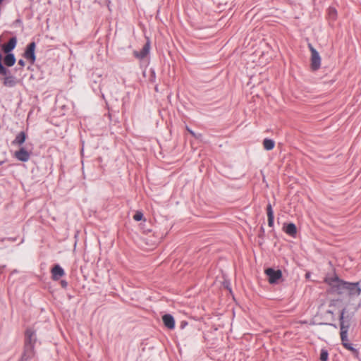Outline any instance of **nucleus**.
<instances>
[{
    "label": "nucleus",
    "instance_id": "6ab92c4d",
    "mask_svg": "<svg viewBox=\"0 0 361 361\" xmlns=\"http://www.w3.org/2000/svg\"><path fill=\"white\" fill-rule=\"evenodd\" d=\"M275 146V142L271 139L266 138L263 141V147L266 150H271Z\"/></svg>",
    "mask_w": 361,
    "mask_h": 361
},
{
    "label": "nucleus",
    "instance_id": "9b49d317",
    "mask_svg": "<svg viewBox=\"0 0 361 361\" xmlns=\"http://www.w3.org/2000/svg\"><path fill=\"white\" fill-rule=\"evenodd\" d=\"M17 40L16 37H11L8 43L2 46V50L6 54H9L16 46Z\"/></svg>",
    "mask_w": 361,
    "mask_h": 361
},
{
    "label": "nucleus",
    "instance_id": "a878e982",
    "mask_svg": "<svg viewBox=\"0 0 361 361\" xmlns=\"http://www.w3.org/2000/svg\"><path fill=\"white\" fill-rule=\"evenodd\" d=\"M334 303H335V302H334V301H332V302H331L330 305H331H331H334Z\"/></svg>",
    "mask_w": 361,
    "mask_h": 361
},
{
    "label": "nucleus",
    "instance_id": "ddd939ff",
    "mask_svg": "<svg viewBox=\"0 0 361 361\" xmlns=\"http://www.w3.org/2000/svg\"><path fill=\"white\" fill-rule=\"evenodd\" d=\"M149 49H150V44H149V42H147L145 44V46L143 47V48L142 49V50L140 51H135L134 55L137 59H144L148 54V53L149 51Z\"/></svg>",
    "mask_w": 361,
    "mask_h": 361
},
{
    "label": "nucleus",
    "instance_id": "20e7f679",
    "mask_svg": "<svg viewBox=\"0 0 361 361\" xmlns=\"http://www.w3.org/2000/svg\"><path fill=\"white\" fill-rule=\"evenodd\" d=\"M340 337L342 345L348 350L352 352L355 356L358 355V350L353 347V345L350 343L348 338V331H340Z\"/></svg>",
    "mask_w": 361,
    "mask_h": 361
},
{
    "label": "nucleus",
    "instance_id": "b1692460",
    "mask_svg": "<svg viewBox=\"0 0 361 361\" xmlns=\"http://www.w3.org/2000/svg\"><path fill=\"white\" fill-rule=\"evenodd\" d=\"M18 64H19L20 66H22V67L25 66V61H24L23 60H22V59H20V60L18 61Z\"/></svg>",
    "mask_w": 361,
    "mask_h": 361
},
{
    "label": "nucleus",
    "instance_id": "7ed1b4c3",
    "mask_svg": "<svg viewBox=\"0 0 361 361\" xmlns=\"http://www.w3.org/2000/svg\"><path fill=\"white\" fill-rule=\"evenodd\" d=\"M2 59L3 56L0 53V75H5L3 78V84L6 87H13L16 85L15 78L11 75H8L9 71L3 66Z\"/></svg>",
    "mask_w": 361,
    "mask_h": 361
},
{
    "label": "nucleus",
    "instance_id": "393cba45",
    "mask_svg": "<svg viewBox=\"0 0 361 361\" xmlns=\"http://www.w3.org/2000/svg\"><path fill=\"white\" fill-rule=\"evenodd\" d=\"M327 312H328L329 314H334V313H333V312H332L331 310H328V311H327Z\"/></svg>",
    "mask_w": 361,
    "mask_h": 361
},
{
    "label": "nucleus",
    "instance_id": "aec40b11",
    "mask_svg": "<svg viewBox=\"0 0 361 361\" xmlns=\"http://www.w3.org/2000/svg\"><path fill=\"white\" fill-rule=\"evenodd\" d=\"M329 357V353L326 350L322 349L320 353V360L322 361H326Z\"/></svg>",
    "mask_w": 361,
    "mask_h": 361
},
{
    "label": "nucleus",
    "instance_id": "1a4fd4ad",
    "mask_svg": "<svg viewBox=\"0 0 361 361\" xmlns=\"http://www.w3.org/2000/svg\"><path fill=\"white\" fill-rule=\"evenodd\" d=\"M35 43L31 42L28 44L27 47V49L25 50L24 56L27 60H30L31 63H33L35 61Z\"/></svg>",
    "mask_w": 361,
    "mask_h": 361
},
{
    "label": "nucleus",
    "instance_id": "f257e3e1",
    "mask_svg": "<svg viewBox=\"0 0 361 361\" xmlns=\"http://www.w3.org/2000/svg\"><path fill=\"white\" fill-rule=\"evenodd\" d=\"M324 282L331 287L333 292L338 295L345 293L347 281H344L335 276L334 277H326L324 279Z\"/></svg>",
    "mask_w": 361,
    "mask_h": 361
},
{
    "label": "nucleus",
    "instance_id": "f03ea898",
    "mask_svg": "<svg viewBox=\"0 0 361 361\" xmlns=\"http://www.w3.org/2000/svg\"><path fill=\"white\" fill-rule=\"evenodd\" d=\"M35 332L32 329H27L25 331V337H26V350L25 356L27 354V357H30L33 356V348L34 343L35 342Z\"/></svg>",
    "mask_w": 361,
    "mask_h": 361
},
{
    "label": "nucleus",
    "instance_id": "2eb2a0df",
    "mask_svg": "<svg viewBox=\"0 0 361 361\" xmlns=\"http://www.w3.org/2000/svg\"><path fill=\"white\" fill-rule=\"evenodd\" d=\"M51 274L54 280H59L64 275V271L59 265H55L51 269Z\"/></svg>",
    "mask_w": 361,
    "mask_h": 361
},
{
    "label": "nucleus",
    "instance_id": "6e6552de",
    "mask_svg": "<svg viewBox=\"0 0 361 361\" xmlns=\"http://www.w3.org/2000/svg\"><path fill=\"white\" fill-rule=\"evenodd\" d=\"M345 310H343L340 315V331H348L350 326L351 318L349 316L345 317Z\"/></svg>",
    "mask_w": 361,
    "mask_h": 361
},
{
    "label": "nucleus",
    "instance_id": "0eeeda50",
    "mask_svg": "<svg viewBox=\"0 0 361 361\" xmlns=\"http://www.w3.org/2000/svg\"><path fill=\"white\" fill-rule=\"evenodd\" d=\"M359 285V282H347L345 293H347L350 297L359 296L361 293V288H360Z\"/></svg>",
    "mask_w": 361,
    "mask_h": 361
},
{
    "label": "nucleus",
    "instance_id": "5701e85b",
    "mask_svg": "<svg viewBox=\"0 0 361 361\" xmlns=\"http://www.w3.org/2000/svg\"><path fill=\"white\" fill-rule=\"evenodd\" d=\"M186 129L190 135H192L193 137H196L195 133L191 129H190L188 126L186 127Z\"/></svg>",
    "mask_w": 361,
    "mask_h": 361
},
{
    "label": "nucleus",
    "instance_id": "dca6fc26",
    "mask_svg": "<svg viewBox=\"0 0 361 361\" xmlns=\"http://www.w3.org/2000/svg\"><path fill=\"white\" fill-rule=\"evenodd\" d=\"M267 214L268 218V226L272 227L274 226V212L271 204L269 203L267 206Z\"/></svg>",
    "mask_w": 361,
    "mask_h": 361
},
{
    "label": "nucleus",
    "instance_id": "39448f33",
    "mask_svg": "<svg viewBox=\"0 0 361 361\" xmlns=\"http://www.w3.org/2000/svg\"><path fill=\"white\" fill-rule=\"evenodd\" d=\"M309 48L311 51V68L316 71L320 67L321 58L317 51L311 44H309Z\"/></svg>",
    "mask_w": 361,
    "mask_h": 361
},
{
    "label": "nucleus",
    "instance_id": "9d476101",
    "mask_svg": "<svg viewBox=\"0 0 361 361\" xmlns=\"http://www.w3.org/2000/svg\"><path fill=\"white\" fill-rule=\"evenodd\" d=\"M14 157L21 161H27L30 157V153L24 147H21L19 150L14 152Z\"/></svg>",
    "mask_w": 361,
    "mask_h": 361
},
{
    "label": "nucleus",
    "instance_id": "4468645a",
    "mask_svg": "<svg viewBox=\"0 0 361 361\" xmlns=\"http://www.w3.org/2000/svg\"><path fill=\"white\" fill-rule=\"evenodd\" d=\"M164 325L169 329H173L175 327V320L171 314H164L162 317Z\"/></svg>",
    "mask_w": 361,
    "mask_h": 361
},
{
    "label": "nucleus",
    "instance_id": "f3484780",
    "mask_svg": "<svg viewBox=\"0 0 361 361\" xmlns=\"http://www.w3.org/2000/svg\"><path fill=\"white\" fill-rule=\"evenodd\" d=\"M26 140V135L24 132H20V133H18L15 140L12 142V144L13 145H21L22 144H23L25 142Z\"/></svg>",
    "mask_w": 361,
    "mask_h": 361
},
{
    "label": "nucleus",
    "instance_id": "bb28decb",
    "mask_svg": "<svg viewBox=\"0 0 361 361\" xmlns=\"http://www.w3.org/2000/svg\"><path fill=\"white\" fill-rule=\"evenodd\" d=\"M3 0H0V3Z\"/></svg>",
    "mask_w": 361,
    "mask_h": 361
},
{
    "label": "nucleus",
    "instance_id": "4be33fe9",
    "mask_svg": "<svg viewBox=\"0 0 361 361\" xmlns=\"http://www.w3.org/2000/svg\"><path fill=\"white\" fill-rule=\"evenodd\" d=\"M329 16L332 19H336L337 16V11L334 8H329Z\"/></svg>",
    "mask_w": 361,
    "mask_h": 361
},
{
    "label": "nucleus",
    "instance_id": "412c9836",
    "mask_svg": "<svg viewBox=\"0 0 361 361\" xmlns=\"http://www.w3.org/2000/svg\"><path fill=\"white\" fill-rule=\"evenodd\" d=\"M133 219L136 221H139L143 219L142 212L137 211L133 216Z\"/></svg>",
    "mask_w": 361,
    "mask_h": 361
},
{
    "label": "nucleus",
    "instance_id": "a211bd4d",
    "mask_svg": "<svg viewBox=\"0 0 361 361\" xmlns=\"http://www.w3.org/2000/svg\"><path fill=\"white\" fill-rule=\"evenodd\" d=\"M4 62L8 67L13 66L16 63V58L13 54H7L4 59Z\"/></svg>",
    "mask_w": 361,
    "mask_h": 361
},
{
    "label": "nucleus",
    "instance_id": "f8f14e48",
    "mask_svg": "<svg viewBox=\"0 0 361 361\" xmlns=\"http://www.w3.org/2000/svg\"><path fill=\"white\" fill-rule=\"evenodd\" d=\"M283 230L286 234L293 238L295 237L297 234L296 226L293 223L284 225L283 227Z\"/></svg>",
    "mask_w": 361,
    "mask_h": 361
},
{
    "label": "nucleus",
    "instance_id": "423d86ee",
    "mask_svg": "<svg viewBox=\"0 0 361 361\" xmlns=\"http://www.w3.org/2000/svg\"><path fill=\"white\" fill-rule=\"evenodd\" d=\"M266 275L268 276V281L270 283H276L282 277V272L281 270H274L272 268H268L264 271Z\"/></svg>",
    "mask_w": 361,
    "mask_h": 361
}]
</instances>
